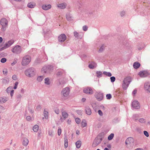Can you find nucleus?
<instances>
[{"mask_svg": "<svg viewBox=\"0 0 150 150\" xmlns=\"http://www.w3.org/2000/svg\"><path fill=\"white\" fill-rule=\"evenodd\" d=\"M35 70L32 67L30 68L25 71V74L26 76L29 77H32L35 75Z\"/></svg>", "mask_w": 150, "mask_h": 150, "instance_id": "obj_1", "label": "nucleus"}, {"mask_svg": "<svg viewBox=\"0 0 150 150\" xmlns=\"http://www.w3.org/2000/svg\"><path fill=\"white\" fill-rule=\"evenodd\" d=\"M131 81L130 77H127L124 78L122 85V88L124 90H126L127 88Z\"/></svg>", "mask_w": 150, "mask_h": 150, "instance_id": "obj_2", "label": "nucleus"}, {"mask_svg": "<svg viewBox=\"0 0 150 150\" xmlns=\"http://www.w3.org/2000/svg\"><path fill=\"white\" fill-rule=\"evenodd\" d=\"M53 69V66L52 65H48L44 66L42 69L43 73L48 74L52 72Z\"/></svg>", "mask_w": 150, "mask_h": 150, "instance_id": "obj_3", "label": "nucleus"}, {"mask_svg": "<svg viewBox=\"0 0 150 150\" xmlns=\"http://www.w3.org/2000/svg\"><path fill=\"white\" fill-rule=\"evenodd\" d=\"M0 24L2 26V30L3 31H5L8 25L7 20L5 18H2L0 21Z\"/></svg>", "mask_w": 150, "mask_h": 150, "instance_id": "obj_4", "label": "nucleus"}, {"mask_svg": "<svg viewBox=\"0 0 150 150\" xmlns=\"http://www.w3.org/2000/svg\"><path fill=\"white\" fill-rule=\"evenodd\" d=\"M70 91V88L68 87H66L62 89L61 92V94L64 98H67L69 95Z\"/></svg>", "mask_w": 150, "mask_h": 150, "instance_id": "obj_5", "label": "nucleus"}, {"mask_svg": "<svg viewBox=\"0 0 150 150\" xmlns=\"http://www.w3.org/2000/svg\"><path fill=\"white\" fill-rule=\"evenodd\" d=\"M31 57L29 55H26L23 57L22 62V65L23 66H25L28 65L31 61Z\"/></svg>", "mask_w": 150, "mask_h": 150, "instance_id": "obj_6", "label": "nucleus"}, {"mask_svg": "<svg viewBox=\"0 0 150 150\" xmlns=\"http://www.w3.org/2000/svg\"><path fill=\"white\" fill-rule=\"evenodd\" d=\"M14 41L13 40H11L6 43L4 46L0 49V51H2L5 49L9 47L14 42Z\"/></svg>", "mask_w": 150, "mask_h": 150, "instance_id": "obj_7", "label": "nucleus"}, {"mask_svg": "<svg viewBox=\"0 0 150 150\" xmlns=\"http://www.w3.org/2000/svg\"><path fill=\"white\" fill-rule=\"evenodd\" d=\"M102 140V137H97L96 138L94 141L92 146L93 147H95L98 145Z\"/></svg>", "mask_w": 150, "mask_h": 150, "instance_id": "obj_8", "label": "nucleus"}, {"mask_svg": "<svg viewBox=\"0 0 150 150\" xmlns=\"http://www.w3.org/2000/svg\"><path fill=\"white\" fill-rule=\"evenodd\" d=\"M134 142V139L131 137L127 138L125 142V143L127 148H129V146L133 145Z\"/></svg>", "mask_w": 150, "mask_h": 150, "instance_id": "obj_9", "label": "nucleus"}, {"mask_svg": "<svg viewBox=\"0 0 150 150\" xmlns=\"http://www.w3.org/2000/svg\"><path fill=\"white\" fill-rule=\"evenodd\" d=\"M11 51L14 53L19 54L21 52L22 49L20 46L17 45L13 47Z\"/></svg>", "mask_w": 150, "mask_h": 150, "instance_id": "obj_10", "label": "nucleus"}, {"mask_svg": "<svg viewBox=\"0 0 150 150\" xmlns=\"http://www.w3.org/2000/svg\"><path fill=\"white\" fill-rule=\"evenodd\" d=\"M67 39V37L64 34H62L58 38V40L59 42H64Z\"/></svg>", "mask_w": 150, "mask_h": 150, "instance_id": "obj_11", "label": "nucleus"}, {"mask_svg": "<svg viewBox=\"0 0 150 150\" xmlns=\"http://www.w3.org/2000/svg\"><path fill=\"white\" fill-rule=\"evenodd\" d=\"M149 74L146 71H140L139 75L142 77H145L148 76Z\"/></svg>", "mask_w": 150, "mask_h": 150, "instance_id": "obj_12", "label": "nucleus"}, {"mask_svg": "<svg viewBox=\"0 0 150 150\" xmlns=\"http://www.w3.org/2000/svg\"><path fill=\"white\" fill-rule=\"evenodd\" d=\"M57 6L58 8L61 9H64L66 8L67 4L65 2L60 3L57 4Z\"/></svg>", "mask_w": 150, "mask_h": 150, "instance_id": "obj_13", "label": "nucleus"}, {"mask_svg": "<svg viewBox=\"0 0 150 150\" xmlns=\"http://www.w3.org/2000/svg\"><path fill=\"white\" fill-rule=\"evenodd\" d=\"M95 97L98 101H100L103 99V94L101 93H96Z\"/></svg>", "mask_w": 150, "mask_h": 150, "instance_id": "obj_14", "label": "nucleus"}, {"mask_svg": "<svg viewBox=\"0 0 150 150\" xmlns=\"http://www.w3.org/2000/svg\"><path fill=\"white\" fill-rule=\"evenodd\" d=\"M83 92L87 94H93V91L90 87H87L83 89Z\"/></svg>", "mask_w": 150, "mask_h": 150, "instance_id": "obj_15", "label": "nucleus"}, {"mask_svg": "<svg viewBox=\"0 0 150 150\" xmlns=\"http://www.w3.org/2000/svg\"><path fill=\"white\" fill-rule=\"evenodd\" d=\"M132 107L137 109H139L140 108L139 104L137 100H134L133 101L132 103Z\"/></svg>", "mask_w": 150, "mask_h": 150, "instance_id": "obj_16", "label": "nucleus"}, {"mask_svg": "<svg viewBox=\"0 0 150 150\" xmlns=\"http://www.w3.org/2000/svg\"><path fill=\"white\" fill-rule=\"evenodd\" d=\"M144 88L147 92H150V83L149 82H146L145 83Z\"/></svg>", "mask_w": 150, "mask_h": 150, "instance_id": "obj_17", "label": "nucleus"}, {"mask_svg": "<svg viewBox=\"0 0 150 150\" xmlns=\"http://www.w3.org/2000/svg\"><path fill=\"white\" fill-rule=\"evenodd\" d=\"M73 33L74 37L77 39H81L82 38V36L77 32L75 31Z\"/></svg>", "mask_w": 150, "mask_h": 150, "instance_id": "obj_18", "label": "nucleus"}, {"mask_svg": "<svg viewBox=\"0 0 150 150\" xmlns=\"http://www.w3.org/2000/svg\"><path fill=\"white\" fill-rule=\"evenodd\" d=\"M89 68L90 69H93L96 68L97 67V64L94 62H92L91 63L88 65Z\"/></svg>", "mask_w": 150, "mask_h": 150, "instance_id": "obj_19", "label": "nucleus"}, {"mask_svg": "<svg viewBox=\"0 0 150 150\" xmlns=\"http://www.w3.org/2000/svg\"><path fill=\"white\" fill-rule=\"evenodd\" d=\"M42 8L44 10H47L51 8V5L50 4H43L42 6Z\"/></svg>", "mask_w": 150, "mask_h": 150, "instance_id": "obj_20", "label": "nucleus"}, {"mask_svg": "<svg viewBox=\"0 0 150 150\" xmlns=\"http://www.w3.org/2000/svg\"><path fill=\"white\" fill-rule=\"evenodd\" d=\"M85 111L86 113L88 115H90L91 113V110L88 106H86L85 108Z\"/></svg>", "mask_w": 150, "mask_h": 150, "instance_id": "obj_21", "label": "nucleus"}, {"mask_svg": "<svg viewBox=\"0 0 150 150\" xmlns=\"http://www.w3.org/2000/svg\"><path fill=\"white\" fill-rule=\"evenodd\" d=\"M36 4L33 2H31L27 4V6L30 8H34L36 6Z\"/></svg>", "mask_w": 150, "mask_h": 150, "instance_id": "obj_22", "label": "nucleus"}, {"mask_svg": "<svg viewBox=\"0 0 150 150\" xmlns=\"http://www.w3.org/2000/svg\"><path fill=\"white\" fill-rule=\"evenodd\" d=\"M8 100V98L6 97H1L0 98V102L1 103H5Z\"/></svg>", "mask_w": 150, "mask_h": 150, "instance_id": "obj_23", "label": "nucleus"}, {"mask_svg": "<svg viewBox=\"0 0 150 150\" xmlns=\"http://www.w3.org/2000/svg\"><path fill=\"white\" fill-rule=\"evenodd\" d=\"M29 141L28 139L26 138H24L23 142V144L25 146H26L28 144Z\"/></svg>", "mask_w": 150, "mask_h": 150, "instance_id": "obj_24", "label": "nucleus"}, {"mask_svg": "<svg viewBox=\"0 0 150 150\" xmlns=\"http://www.w3.org/2000/svg\"><path fill=\"white\" fill-rule=\"evenodd\" d=\"M140 66V64L139 63L137 62H134L133 64V66L135 69H137L139 68Z\"/></svg>", "mask_w": 150, "mask_h": 150, "instance_id": "obj_25", "label": "nucleus"}, {"mask_svg": "<svg viewBox=\"0 0 150 150\" xmlns=\"http://www.w3.org/2000/svg\"><path fill=\"white\" fill-rule=\"evenodd\" d=\"M45 83L47 85H49L50 84V81L49 78H46L45 79Z\"/></svg>", "mask_w": 150, "mask_h": 150, "instance_id": "obj_26", "label": "nucleus"}, {"mask_svg": "<svg viewBox=\"0 0 150 150\" xmlns=\"http://www.w3.org/2000/svg\"><path fill=\"white\" fill-rule=\"evenodd\" d=\"M48 112L45 109L44 111V115L45 118L46 119H47L48 118Z\"/></svg>", "mask_w": 150, "mask_h": 150, "instance_id": "obj_27", "label": "nucleus"}, {"mask_svg": "<svg viewBox=\"0 0 150 150\" xmlns=\"http://www.w3.org/2000/svg\"><path fill=\"white\" fill-rule=\"evenodd\" d=\"M62 115L64 119L67 118L68 116V114L66 112L64 111L62 113Z\"/></svg>", "mask_w": 150, "mask_h": 150, "instance_id": "obj_28", "label": "nucleus"}, {"mask_svg": "<svg viewBox=\"0 0 150 150\" xmlns=\"http://www.w3.org/2000/svg\"><path fill=\"white\" fill-rule=\"evenodd\" d=\"M39 129V126L37 125H35L33 127V130L34 132H38Z\"/></svg>", "mask_w": 150, "mask_h": 150, "instance_id": "obj_29", "label": "nucleus"}, {"mask_svg": "<svg viewBox=\"0 0 150 150\" xmlns=\"http://www.w3.org/2000/svg\"><path fill=\"white\" fill-rule=\"evenodd\" d=\"M68 146V140L67 137L64 138V147L66 148Z\"/></svg>", "mask_w": 150, "mask_h": 150, "instance_id": "obj_30", "label": "nucleus"}, {"mask_svg": "<svg viewBox=\"0 0 150 150\" xmlns=\"http://www.w3.org/2000/svg\"><path fill=\"white\" fill-rule=\"evenodd\" d=\"M81 142L80 141H78L76 143V147L78 148H79L81 146Z\"/></svg>", "mask_w": 150, "mask_h": 150, "instance_id": "obj_31", "label": "nucleus"}, {"mask_svg": "<svg viewBox=\"0 0 150 150\" xmlns=\"http://www.w3.org/2000/svg\"><path fill=\"white\" fill-rule=\"evenodd\" d=\"M44 78V77L43 76H38L37 78V80L38 82H41L42 81Z\"/></svg>", "mask_w": 150, "mask_h": 150, "instance_id": "obj_32", "label": "nucleus"}, {"mask_svg": "<svg viewBox=\"0 0 150 150\" xmlns=\"http://www.w3.org/2000/svg\"><path fill=\"white\" fill-rule=\"evenodd\" d=\"M103 74L108 76L110 77L111 76L112 74H111L110 72H107L106 71H103Z\"/></svg>", "mask_w": 150, "mask_h": 150, "instance_id": "obj_33", "label": "nucleus"}, {"mask_svg": "<svg viewBox=\"0 0 150 150\" xmlns=\"http://www.w3.org/2000/svg\"><path fill=\"white\" fill-rule=\"evenodd\" d=\"M105 47V46L104 45H102V46L100 47V49H99L98 52H103L104 50Z\"/></svg>", "mask_w": 150, "mask_h": 150, "instance_id": "obj_34", "label": "nucleus"}, {"mask_svg": "<svg viewBox=\"0 0 150 150\" xmlns=\"http://www.w3.org/2000/svg\"><path fill=\"white\" fill-rule=\"evenodd\" d=\"M114 134L113 133H111L110 135L108 137V139L109 140H112L114 137Z\"/></svg>", "mask_w": 150, "mask_h": 150, "instance_id": "obj_35", "label": "nucleus"}, {"mask_svg": "<svg viewBox=\"0 0 150 150\" xmlns=\"http://www.w3.org/2000/svg\"><path fill=\"white\" fill-rule=\"evenodd\" d=\"M9 81L8 79H2V82L3 83L6 84L8 83Z\"/></svg>", "mask_w": 150, "mask_h": 150, "instance_id": "obj_36", "label": "nucleus"}, {"mask_svg": "<svg viewBox=\"0 0 150 150\" xmlns=\"http://www.w3.org/2000/svg\"><path fill=\"white\" fill-rule=\"evenodd\" d=\"M81 126L83 127H86V126L87 124L86 122V121L85 120H83L82 121L81 123Z\"/></svg>", "mask_w": 150, "mask_h": 150, "instance_id": "obj_37", "label": "nucleus"}, {"mask_svg": "<svg viewBox=\"0 0 150 150\" xmlns=\"http://www.w3.org/2000/svg\"><path fill=\"white\" fill-rule=\"evenodd\" d=\"M73 17L69 15H67L66 16V18L69 21H71L72 20Z\"/></svg>", "mask_w": 150, "mask_h": 150, "instance_id": "obj_38", "label": "nucleus"}, {"mask_svg": "<svg viewBox=\"0 0 150 150\" xmlns=\"http://www.w3.org/2000/svg\"><path fill=\"white\" fill-rule=\"evenodd\" d=\"M12 86H9L6 89V92L7 93H9L12 89Z\"/></svg>", "mask_w": 150, "mask_h": 150, "instance_id": "obj_39", "label": "nucleus"}, {"mask_svg": "<svg viewBox=\"0 0 150 150\" xmlns=\"http://www.w3.org/2000/svg\"><path fill=\"white\" fill-rule=\"evenodd\" d=\"M96 74H97V76L98 77L101 76L102 75V73L100 71H97L96 72Z\"/></svg>", "mask_w": 150, "mask_h": 150, "instance_id": "obj_40", "label": "nucleus"}, {"mask_svg": "<svg viewBox=\"0 0 150 150\" xmlns=\"http://www.w3.org/2000/svg\"><path fill=\"white\" fill-rule=\"evenodd\" d=\"M139 121L142 123H143L145 122V120L143 118H141L139 120Z\"/></svg>", "mask_w": 150, "mask_h": 150, "instance_id": "obj_41", "label": "nucleus"}, {"mask_svg": "<svg viewBox=\"0 0 150 150\" xmlns=\"http://www.w3.org/2000/svg\"><path fill=\"white\" fill-rule=\"evenodd\" d=\"M106 97L108 99H110L112 98L111 95L110 94H108L106 95Z\"/></svg>", "mask_w": 150, "mask_h": 150, "instance_id": "obj_42", "label": "nucleus"}, {"mask_svg": "<svg viewBox=\"0 0 150 150\" xmlns=\"http://www.w3.org/2000/svg\"><path fill=\"white\" fill-rule=\"evenodd\" d=\"M6 61V59L5 58H3L1 60V62L2 63H5Z\"/></svg>", "mask_w": 150, "mask_h": 150, "instance_id": "obj_43", "label": "nucleus"}, {"mask_svg": "<svg viewBox=\"0 0 150 150\" xmlns=\"http://www.w3.org/2000/svg\"><path fill=\"white\" fill-rule=\"evenodd\" d=\"M75 121L77 124H79L81 120L79 118H76L75 119Z\"/></svg>", "mask_w": 150, "mask_h": 150, "instance_id": "obj_44", "label": "nucleus"}, {"mask_svg": "<svg viewBox=\"0 0 150 150\" xmlns=\"http://www.w3.org/2000/svg\"><path fill=\"white\" fill-rule=\"evenodd\" d=\"M111 81V82H113L115 81V78L114 76H112L110 78Z\"/></svg>", "mask_w": 150, "mask_h": 150, "instance_id": "obj_45", "label": "nucleus"}, {"mask_svg": "<svg viewBox=\"0 0 150 150\" xmlns=\"http://www.w3.org/2000/svg\"><path fill=\"white\" fill-rule=\"evenodd\" d=\"M88 27L86 25H84L83 27V30L84 31H86L88 30Z\"/></svg>", "mask_w": 150, "mask_h": 150, "instance_id": "obj_46", "label": "nucleus"}, {"mask_svg": "<svg viewBox=\"0 0 150 150\" xmlns=\"http://www.w3.org/2000/svg\"><path fill=\"white\" fill-rule=\"evenodd\" d=\"M17 61H18L17 59H15L14 60V61L13 62H12V63H11V65L13 66L15 64H16L17 63Z\"/></svg>", "mask_w": 150, "mask_h": 150, "instance_id": "obj_47", "label": "nucleus"}, {"mask_svg": "<svg viewBox=\"0 0 150 150\" xmlns=\"http://www.w3.org/2000/svg\"><path fill=\"white\" fill-rule=\"evenodd\" d=\"M144 134L146 137H148L149 136V134L148 132L146 131H144Z\"/></svg>", "mask_w": 150, "mask_h": 150, "instance_id": "obj_48", "label": "nucleus"}, {"mask_svg": "<svg viewBox=\"0 0 150 150\" xmlns=\"http://www.w3.org/2000/svg\"><path fill=\"white\" fill-rule=\"evenodd\" d=\"M26 119L28 121H30L32 120L30 116H28L26 117Z\"/></svg>", "mask_w": 150, "mask_h": 150, "instance_id": "obj_49", "label": "nucleus"}, {"mask_svg": "<svg viewBox=\"0 0 150 150\" xmlns=\"http://www.w3.org/2000/svg\"><path fill=\"white\" fill-rule=\"evenodd\" d=\"M18 84V82H16L14 85V86L13 87V89H16L17 88V86Z\"/></svg>", "mask_w": 150, "mask_h": 150, "instance_id": "obj_50", "label": "nucleus"}, {"mask_svg": "<svg viewBox=\"0 0 150 150\" xmlns=\"http://www.w3.org/2000/svg\"><path fill=\"white\" fill-rule=\"evenodd\" d=\"M125 12L124 11H122L120 13V15L121 16H124L125 14Z\"/></svg>", "mask_w": 150, "mask_h": 150, "instance_id": "obj_51", "label": "nucleus"}, {"mask_svg": "<svg viewBox=\"0 0 150 150\" xmlns=\"http://www.w3.org/2000/svg\"><path fill=\"white\" fill-rule=\"evenodd\" d=\"M48 134L49 135H50L51 136H52V135H53L52 130H49L48 132Z\"/></svg>", "mask_w": 150, "mask_h": 150, "instance_id": "obj_52", "label": "nucleus"}, {"mask_svg": "<svg viewBox=\"0 0 150 150\" xmlns=\"http://www.w3.org/2000/svg\"><path fill=\"white\" fill-rule=\"evenodd\" d=\"M41 107L40 105H38L36 107V109L38 110H41Z\"/></svg>", "mask_w": 150, "mask_h": 150, "instance_id": "obj_53", "label": "nucleus"}, {"mask_svg": "<svg viewBox=\"0 0 150 150\" xmlns=\"http://www.w3.org/2000/svg\"><path fill=\"white\" fill-rule=\"evenodd\" d=\"M98 114H99V115L100 116H102L103 115V113L102 111L101 110H98Z\"/></svg>", "mask_w": 150, "mask_h": 150, "instance_id": "obj_54", "label": "nucleus"}, {"mask_svg": "<svg viewBox=\"0 0 150 150\" xmlns=\"http://www.w3.org/2000/svg\"><path fill=\"white\" fill-rule=\"evenodd\" d=\"M54 112L56 114H58L59 113V110L58 109H57L55 110Z\"/></svg>", "mask_w": 150, "mask_h": 150, "instance_id": "obj_55", "label": "nucleus"}, {"mask_svg": "<svg viewBox=\"0 0 150 150\" xmlns=\"http://www.w3.org/2000/svg\"><path fill=\"white\" fill-rule=\"evenodd\" d=\"M12 79L14 80H16L17 79V76L16 75H14L12 76Z\"/></svg>", "mask_w": 150, "mask_h": 150, "instance_id": "obj_56", "label": "nucleus"}, {"mask_svg": "<svg viewBox=\"0 0 150 150\" xmlns=\"http://www.w3.org/2000/svg\"><path fill=\"white\" fill-rule=\"evenodd\" d=\"M61 133V129H59L58 130V134L60 136Z\"/></svg>", "mask_w": 150, "mask_h": 150, "instance_id": "obj_57", "label": "nucleus"}, {"mask_svg": "<svg viewBox=\"0 0 150 150\" xmlns=\"http://www.w3.org/2000/svg\"><path fill=\"white\" fill-rule=\"evenodd\" d=\"M3 72L4 74H7V71L6 69H4Z\"/></svg>", "mask_w": 150, "mask_h": 150, "instance_id": "obj_58", "label": "nucleus"}, {"mask_svg": "<svg viewBox=\"0 0 150 150\" xmlns=\"http://www.w3.org/2000/svg\"><path fill=\"white\" fill-rule=\"evenodd\" d=\"M14 92V91L13 90H12L10 92V95L12 97L13 94Z\"/></svg>", "mask_w": 150, "mask_h": 150, "instance_id": "obj_59", "label": "nucleus"}, {"mask_svg": "<svg viewBox=\"0 0 150 150\" xmlns=\"http://www.w3.org/2000/svg\"><path fill=\"white\" fill-rule=\"evenodd\" d=\"M66 82L65 81H60V84H63L66 83Z\"/></svg>", "mask_w": 150, "mask_h": 150, "instance_id": "obj_60", "label": "nucleus"}, {"mask_svg": "<svg viewBox=\"0 0 150 150\" xmlns=\"http://www.w3.org/2000/svg\"><path fill=\"white\" fill-rule=\"evenodd\" d=\"M62 74V73L61 71H59L57 73L58 75H61Z\"/></svg>", "mask_w": 150, "mask_h": 150, "instance_id": "obj_61", "label": "nucleus"}, {"mask_svg": "<svg viewBox=\"0 0 150 150\" xmlns=\"http://www.w3.org/2000/svg\"><path fill=\"white\" fill-rule=\"evenodd\" d=\"M21 97L22 96L20 94L18 95L17 96V98L18 99H20L21 98Z\"/></svg>", "mask_w": 150, "mask_h": 150, "instance_id": "obj_62", "label": "nucleus"}, {"mask_svg": "<svg viewBox=\"0 0 150 150\" xmlns=\"http://www.w3.org/2000/svg\"><path fill=\"white\" fill-rule=\"evenodd\" d=\"M29 111L31 113H33L34 112L33 109H29Z\"/></svg>", "mask_w": 150, "mask_h": 150, "instance_id": "obj_63", "label": "nucleus"}, {"mask_svg": "<svg viewBox=\"0 0 150 150\" xmlns=\"http://www.w3.org/2000/svg\"><path fill=\"white\" fill-rule=\"evenodd\" d=\"M67 122L68 124H70L71 122V120L69 119H68L67 120Z\"/></svg>", "mask_w": 150, "mask_h": 150, "instance_id": "obj_64", "label": "nucleus"}]
</instances>
